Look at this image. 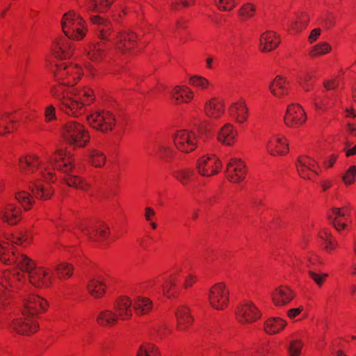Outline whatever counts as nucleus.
Listing matches in <instances>:
<instances>
[{
	"mask_svg": "<svg viewBox=\"0 0 356 356\" xmlns=\"http://www.w3.org/2000/svg\"><path fill=\"white\" fill-rule=\"evenodd\" d=\"M19 168L22 179L37 198L48 200L53 195L50 184L56 179V170L67 176L65 181L69 186L83 191H87L90 186L74 175V159L66 149H58L51 155L41 157L34 154L22 156Z\"/></svg>",
	"mask_w": 356,
	"mask_h": 356,
	"instance_id": "obj_1",
	"label": "nucleus"
},
{
	"mask_svg": "<svg viewBox=\"0 0 356 356\" xmlns=\"http://www.w3.org/2000/svg\"><path fill=\"white\" fill-rule=\"evenodd\" d=\"M54 74L58 84L50 88V94L58 102L60 111L65 114L78 117L85 111L95 99L93 90L88 87L67 88L74 86L83 74V70L78 65H67L59 62L55 65Z\"/></svg>",
	"mask_w": 356,
	"mask_h": 356,
	"instance_id": "obj_2",
	"label": "nucleus"
},
{
	"mask_svg": "<svg viewBox=\"0 0 356 356\" xmlns=\"http://www.w3.org/2000/svg\"><path fill=\"white\" fill-rule=\"evenodd\" d=\"M92 24H97L96 32L99 42L91 43L86 49L88 58L95 63H105L114 58L118 50L126 53L136 44L137 35L131 32L122 31L115 32L111 22L98 15L91 16Z\"/></svg>",
	"mask_w": 356,
	"mask_h": 356,
	"instance_id": "obj_3",
	"label": "nucleus"
},
{
	"mask_svg": "<svg viewBox=\"0 0 356 356\" xmlns=\"http://www.w3.org/2000/svg\"><path fill=\"white\" fill-rule=\"evenodd\" d=\"M82 234L90 240L94 241L106 242L109 229L104 223L99 225H91L88 221L79 222L75 227H69L64 232L63 238L71 240V238H79V235Z\"/></svg>",
	"mask_w": 356,
	"mask_h": 356,
	"instance_id": "obj_4",
	"label": "nucleus"
},
{
	"mask_svg": "<svg viewBox=\"0 0 356 356\" xmlns=\"http://www.w3.org/2000/svg\"><path fill=\"white\" fill-rule=\"evenodd\" d=\"M61 26L65 35L74 40L83 39L88 31L84 19L74 10L63 15Z\"/></svg>",
	"mask_w": 356,
	"mask_h": 356,
	"instance_id": "obj_5",
	"label": "nucleus"
},
{
	"mask_svg": "<svg viewBox=\"0 0 356 356\" xmlns=\"http://www.w3.org/2000/svg\"><path fill=\"white\" fill-rule=\"evenodd\" d=\"M284 264L294 270H302L305 268H308L309 270L310 268L317 270L324 264V261L322 257L314 252L305 256L300 250H297L287 256Z\"/></svg>",
	"mask_w": 356,
	"mask_h": 356,
	"instance_id": "obj_6",
	"label": "nucleus"
},
{
	"mask_svg": "<svg viewBox=\"0 0 356 356\" xmlns=\"http://www.w3.org/2000/svg\"><path fill=\"white\" fill-rule=\"evenodd\" d=\"M62 135L69 145L76 147H83L90 141V136L85 127L74 121H70L64 125Z\"/></svg>",
	"mask_w": 356,
	"mask_h": 356,
	"instance_id": "obj_7",
	"label": "nucleus"
},
{
	"mask_svg": "<svg viewBox=\"0 0 356 356\" xmlns=\"http://www.w3.org/2000/svg\"><path fill=\"white\" fill-rule=\"evenodd\" d=\"M181 270L177 268L164 276L157 277L149 282L151 287L156 289H162L163 294L167 297H171L177 291V283L179 280Z\"/></svg>",
	"mask_w": 356,
	"mask_h": 356,
	"instance_id": "obj_8",
	"label": "nucleus"
},
{
	"mask_svg": "<svg viewBox=\"0 0 356 356\" xmlns=\"http://www.w3.org/2000/svg\"><path fill=\"white\" fill-rule=\"evenodd\" d=\"M173 143L177 150L184 153H190L196 149L200 143V139L195 131L188 129H180L175 133Z\"/></svg>",
	"mask_w": 356,
	"mask_h": 356,
	"instance_id": "obj_9",
	"label": "nucleus"
},
{
	"mask_svg": "<svg viewBox=\"0 0 356 356\" xmlns=\"http://www.w3.org/2000/svg\"><path fill=\"white\" fill-rule=\"evenodd\" d=\"M88 124L102 132L112 131L115 126V115L108 111H96L87 115Z\"/></svg>",
	"mask_w": 356,
	"mask_h": 356,
	"instance_id": "obj_10",
	"label": "nucleus"
},
{
	"mask_svg": "<svg viewBox=\"0 0 356 356\" xmlns=\"http://www.w3.org/2000/svg\"><path fill=\"white\" fill-rule=\"evenodd\" d=\"M210 306L216 310H224L229 302V291L223 282L213 285L208 294Z\"/></svg>",
	"mask_w": 356,
	"mask_h": 356,
	"instance_id": "obj_11",
	"label": "nucleus"
},
{
	"mask_svg": "<svg viewBox=\"0 0 356 356\" xmlns=\"http://www.w3.org/2000/svg\"><path fill=\"white\" fill-rule=\"evenodd\" d=\"M307 116L305 111L299 104H289L284 118V124L290 128H299L304 125Z\"/></svg>",
	"mask_w": 356,
	"mask_h": 356,
	"instance_id": "obj_12",
	"label": "nucleus"
},
{
	"mask_svg": "<svg viewBox=\"0 0 356 356\" xmlns=\"http://www.w3.org/2000/svg\"><path fill=\"white\" fill-rule=\"evenodd\" d=\"M22 315V317L13 321L10 325L11 329L22 335H30L36 332L39 327L36 318L28 314L25 315L24 312Z\"/></svg>",
	"mask_w": 356,
	"mask_h": 356,
	"instance_id": "obj_13",
	"label": "nucleus"
},
{
	"mask_svg": "<svg viewBox=\"0 0 356 356\" xmlns=\"http://www.w3.org/2000/svg\"><path fill=\"white\" fill-rule=\"evenodd\" d=\"M222 163L215 155H204L201 156L197 162L198 172L204 177H210L218 173L221 169Z\"/></svg>",
	"mask_w": 356,
	"mask_h": 356,
	"instance_id": "obj_14",
	"label": "nucleus"
},
{
	"mask_svg": "<svg viewBox=\"0 0 356 356\" xmlns=\"http://www.w3.org/2000/svg\"><path fill=\"white\" fill-rule=\"evenodd\" d=\"M296 168L302 178L312 179L318 175L319 165L312 157L302 155L296 161Z\"/></svg>",
	"mask_w": 356,
	"mask_h": 356,
	"instance_id": "obj_15",
	"label": "nucleus"
},
{
	"mask_svg": "<svg viewBox=\"0 0 356 356\" xmlns=\"http://www.w3.org/2000/svg\"><path fill=\"white\" fill-rule=\"evenodd\" d=\"M236 316L241 323H250L258 320L261 312L252 302H244L237 307Z\"/></svg>",
	"mask_w": 356,
	"mask_h": 356,
	"instance_id": "obj_16",
	"label": "nucleus"
},
{
	"mask_svg": "<svg viewBox=\"0 0 356 356\" xmlns=\"http://www.w3.org/2000/svg\"><path fill=\"white\" fill-rule=\"evenodd\" d=\"M226 175L227 179L233 183L243 181L246 175L244 162L241 159H230L227 165Z\"/></svg>",
	"mask_w": 356,
	"mask_h": 356,
	"instance_id": "obj_17",
	"label": "nucleus"
},
{
	"mask_svg": "<svg viewBox=\"0 0 356 356\" xmlns=\"http://www.w3.org/2000/svg\"><path fill=\"white\" fill-rule=\"evenodd\" d=\"M327 216L334 228L339 232L345 229L351 222L348 207L333 208Z\"/></svg>",
	"mask_w": 356,
	"mask_h": 356,
	"instance_id": "obj_18",
	"label": "nucleus"
},
{
	"mask_svg": "<svg viewBox=\"0 0 356 356\" xmlns=\"http://www.w3.org/2000/svg\"><path fill=\"white\" fill-rule=\"evenodd\" d=\"M70 40L71 38L65 35L57 38L54 41L52 51L56 58L66 59L72 55L74 48Z\"/></svg>",
	"mask_w": 356,
	"mask_h": 356,
	"instance_id": "obj_19",
	"label": "nucleus"
},
{
	"mask_svg": "<svg viewBox=\"0 0 356 356\" xmlns=\"http://www.w3.org/2000/svg\"><path fill=\"white\" fill-rule=\"evenodd\" d=\"M266 150L272 156L286 154L289 151V145L284 136L273 134L267 142Z\"/></svg>",
	"mask_w": 356,
	"mask_h": 356,
	"instance_id": "obj_20",
	"label": "nucleus"
},
{
	"mask_svg": "<svg viewBox=\"0 0 356 356\" xmlns=\"http://www.w3.org/2000/svg\"><path fill=\"white\" fill-rule=\"evenodd\" d=\"M238 132L232 123H225L217 132L216 138L219 143L227 146H232L236 141Z\"/></svg>",
	"mask_w": 356,
	"mask_h": 356,
	"instance_id": "obj_21",
	"label": "nucleus"
},
{
	"mask_svg": "<svg viewBox=\"0 0 356 356\" xmlns=\"http://www.w3.org/2000/svg\"><path fill=\"white\" fill-rule=\"evenodd\" d=\"M312 100L317 110L326 111L337 106L339 92H326L323 95H314Z\"/></svg>",
	"mask_w": 356,
	"mask_h": 356,
	"instance_id": "obj_22",
	"label": "nucleus"
},
{
	"mask_svg": "<svg viewBox=\"0 0 356 356\" xmlns=\"http://www.w3.org/2000/svg\"><path fill=\"white\" fill-rule=\"evenodd\" d=\"M78 7L83 11L104 13L110 8L113 0H75Z\"/></svg>",
	"mask_w": 356,
	"mask_h": 356,
	"instance_id": "obj_23",
	"label": "nucleus"
},
{
	"mask_svg": "<svg viewBox=\"0 0 356 356\" xmlns=\"http://www.w3.org/2000/svg\"><path fill=\"white\" fill-rule=\"evenodd\" d=\"M114 308L119 319L126 321L132 317L133 302L129 297H119L114 302Z\"/></svg>",
	"mask_w": 356,
	"mask_h": 356,
	"instance_id": "obj_24",
	"label": "nucleus"
},
{
	"mask_svg": "<svg viewBox=\"0 0 356 356\" xmlns=\"http://www.w3.org/2000/svg\"><path fill=\"white\" fill-rule=\"evenodd\" d=\"M170 96L176 104H188L195 99V92L187 86L179 85L172 88Z\"/></svg>",
	"mask_w": 356,
	"mask_h": 356,
	"instance_id": "obj_25",
	"label": "nucleus"
},
{
	"mask_svg": "<svg viewBox=\"0 0 356 356\" xmlns=\"http://www.w3.org/2000/svg\"><path fill=\"white\" fill-rule=\"evenodd\" d=\"M269 90L276 97L283 98L290 91V83L284 76L277 75L269 84Z\"/></svg>",
	"mask_w": 356,
	"mask_h": 356,
	"instance_id": "obj_26",
	"label": "nucleus"
},
{
	"mask_svg": "<svg viewBox=\"0 0 356 356\" xmlns=\"http://www.w3.org/2000/svg\"><path fill=\"white\" fill-rule=\"evenodd\" d=\"M224 102L218 97H212L206 102L204 113L210 118L218 119L225 113Z\"/></svg>",
	"mask_w": 356,
	"mask_h": 356,
	"instance_id": "obj_27",
	"label": "nucleus"
},
{
	"mask_svg": "<svg viewBox=\"0 0 356 356\" xmlns=\"http://www.w3.org/2000/svg\"><path fill=\"white\" fill-rule=\"evenodd\" d=\"M177 329L179 331H186L193 324V318L190 309L185 305H179L175 312Z\"/></svg>",
	"mask_w": 356,
	"mask_h": 356,
	"instance_id": "obj_28",
	"label": "nucleus"
},
{
	"mask_svg": "<svg viewBox=\"0 0 356 356\" xmlns=\"http://www.w3.org/2000/svg\"><path fill=\"white\" fill-rule=\"evenodd\" d=\"M230 118L238 124L244 123L248 116V108L243 101L232 103L228 108Z\"/></svg>",
	"mask_w": 356,
	"mask_h": 356,
	"instance_id": "obj_29",
	"label": "nucleus"
},
{
	"mask_svg": "<svg viewBox=\"0 0 356 356\" xmlns=\"http://www.w3.org/2000/svg\"><path fill=\"white\" fill-rule=\"evenodd\" d=\"M2 220L9 225L17 224L22 218L20 208L16 207L13 202H8L1 211Z\"/></svg>",
	"mask_w": 356,
	"mask_h": 356,
	"instance_id": "obj_30",
	"label": "nucleus"
},
{
	"mask_svg": "<svg viewBox=\"0 0 356 356\" xmlns=\"http://www.w3.org/2000/svg\"><path fill=\"white\" fill-rule=\"evenodd\" d=\"M309 16L306 13H298L287 22V28L291 33H299L307 26Z\"/></svg>",
	"mask_w": 356,
	"mask_h": 356,
	"instance_id": "obj_31",
	"label": "nucleus"
},
{
	"mask_svg": "<svg viewBox=\"0 0 356 356\" xmlns=\"http://www.w3.org/2000/svg\"><path fill=\"white\" fill-rule=\"evenodd\" d=\"M280 42V38L276 33L267 31L261 35L260 49L262 51H270L277 48Z\"/></svg>",
	"mask_w": 356,
	"mask_h": 356,
	"instance_id": "obj_32",
	"label": "nucleus"
},
{
	"mask_svg": "<svg viewBox=\"0 0 356 356\" xmlns=\"http://www.w3.org/2000/svg\"><path fill=\"white\" fill-rule=\"evenodd\" d=\"M294 297L293 291L286 286L277 288L272 294L273 303L277 306H283L290 302Z\"/></svg>",
	"mask_w": 356,
	"mask_h": 356,
	"instance_id": "obj_33",
	"label": "nucleus"
},
{
	"mask_svg": "<svg viewBox=\"0 0 356 356\" xmlns=\"http://www.w3.org/2000/svg\"><path fill=\"white\" fill-rule=\"evenodd\" d=\"M133 308L137 315H145L149 313L153 307V302L147 297L137 296L134 298Z\"/></svg>",
	"mask_w": 356,
	"mask_h": 356,
	"instance_id": "obj_34",
	"label": "nucleus"
},
{
	"mask_svg": "<svg viewBox=\"0 0 356 356\" xmlns=\"http://www.w3.org/2000/svg\"><path fill=\"white\" fill-rule=\"evenodd\" d=\"M89 293L95 298H101L106 291V284L102 277H95L90 280L88 284Z\"/></svg>",
	"mask_w": 356,
	"mask_h": 356,
	"instance_id": "obj_35",
	"label": "nucleus"
},
{
	"mask_svg": "<svg viewBox=\"0 0 356 356\" xmlns=\"http://www.w3.org/2000/svg\"><path fill=\"white\" fill-rule=\"evenodd\" d=\"M315 71L309 69L300 72L298 76V83L300 87L305 92L310 91L314 86Z\"/></svg>",
	"mask_w": 356,
	"mask_h": 356,
	"instance_id": "obj_36",
	"label": "nucleus"
},
{
	"mask_svg": "<svg viewBox=\"0 0 356 356\" xmlns=\"http://www.w3.org/2000/svg\"><path fill=\"white\" fill-rule=\"evenodd\" d=\"M188 82L199 92H209L213 88L212 83L202 76L193 75L190 77Z\"/></svg>",
	"mask_w": 356,
	"mask_h": 356,
	"instance_id": "obj_37",
	"label": "nucleus"
},
{
	"mask_svg": "<svg viewBox=\"0 0 356 356\" xmlns=\"http://www.w3.org/2000/svg\"><path fill=\"white\" fill-rule=\"evenodd\" d=\"M318 236L323 242L325 250L331 254L338 247V243L334 237L332 235L330 231L327 228H324L318 233Z\"/></svg>",
	"mask_w": 356,
	"mask_h": 356,
	"instance_id": "obj_38",
	"label": "nucleus"
},
{
	"mask_svg": "<svg viewBox=\"0 0 356 356\" xmlns=\"http://www.w3.org/2000/svg\"><path fill=\"white\" fill-rule=\"evenodd\" d=\"M155 154L161 159L168 161L177 154V151L164 142H160L154 147Z\"/></svg>",
	"mask_w": 356,
	"mask_h": 356,
	"instance_id": "obj_39",
	"label": "nucleus"
},
{
	"mask_svg": "<svg viewBox=\"0 0 356 356\" xmlns=\"http://www.w3.org/2000/svg\"><path fill=\"white\" fill-rule=\"evenodd\" d=\"M286 325V321L281 318H270L267 319L264 323V330L270 334H275L281 332Z\"/></svg>",
	"mask_w": 356,
	"mask_h": 356,
	"instance_id": "obj_40",
	"label": "nucleus"
},
{
	"mask_svg": "<svg viewBox=\"0 0 356 356\" xmlns=\"http://www.w3.org/2000/svg\"><path fill=\"white\" fill-rule=\"evenodd\" d=\"M118 319L116 313L111 309H105L99 312L97 321L102 326H112L118 323Z\"/></svg>",
	"mask_w": 356,
	"mask_h": 356,
	"instance_id": "obj_41",
	"label": "nucleus"
},
{
	"mask_svg": "<svg viewBox=\"0 0 356 356\" xmlns=\"http://www.w3.org/2000/svg\"><path fill=\"white\" fill-rule=\"evenodd\" d=\"M17 127L15 117L4 113L0 116V134L13 131Z\"/></svg>",
	"mask_w": 356,
	"mask_h": 356,
	"instance_id": "obj_42",
	"label": "nucleus"
},
{
	"mask_svg": "<svg viewBox=\"0 0 356 356\" xmlns=\"http://www.w3.org/2000/svg\"><path fill=\"white\" fill-rule=\"evenodd\" d=\"M172 175L184 186H186L190 184L194 175V170L190 168H180L175 170Z\"/></svg>",
	"mask_w": 356,
	"mask_h": 356,
	"instance_id": "obj_43",
	"label": "nucleus"
},
{
	"mask_svg": "<svg viewBox=\"0 0 356 356\" xmlns=\"http://www.w3.org/2000/svg\"><path fill=\"white\" fill-rule=\"evenodd\" d=\"M332 51V46L327 42H321L312 45L308 49V55L311 58H317L327 54Z\"/></svg>",
	"mask_w": 356,
	"mask_h": 356,
	"instance_id": "obj_44",
	"label": "nucleus"
},
{
	"mask_svg": "<svg viewBox=\"0 0 356 356\" xmlns=\"http://www.w3.org/2000/svg\"><path fill=\"white\" fill-rule=\"evenodd\" d=\"M104 154L97 149H92L89 152V163L95 168H101L106 163Z\"/></svg>",
	"mask_w": 356,
	"mask_h": 356,
	"instance_id": "obj_45",
	"label": "nucleus"
},
{
	"mask_svg": "<svg viewBox=\"0 0 356 356\" xmlns=\"http://www.w3.org/2000/svg\"><path fill=\"white\" fill-rule=\"evenodd\" d=\"M136 356H160V353L153 343L145 342L140 345Z\"/></svg>",
	"mask_w": 356,
	"mask_h": 356,
	"instance_id": "obj_46",
	"label": "nucleus"
},
{
	"mask_svg": "<svg viewBox=\"0 0 356 356\" xmlns=\"http://www.w3.org/2000/svg\"><path fill=\"white\" fill-rule=\"evenodd\" d=\"M15 200H17L25 210L31 208L34 200L31 194L26 191H20L15 195Z\"/></svg>",
	"mask_w": 356,
	"mask_h": 356,
	"instance_id": "obj_47",
	"label": "nucleus"
},
{
	"mask_svg": "<svg viewBox=\"0 0 356 356\" xmlns=\"http://www.w3.org/2000/svg\"><path fill=\"white\" fill-rule=\"evenodd\" d=\"M308 275L318 288H321L323 286L328 277L327 273L318 272L317 270L313 268H310L308 270Z\"/></svg>",
	"mask_w": 356,
	"mask_h": 356,
	"instance_id": "obj_48",
	"label": "nucleus"
},
{
	"mask_svg": "<svg viewBox=\"0 0 356 356\" xmlns=\"http://www.w3.org/2000/svg\"><path fill=\"white\" fill-rule=\"evenodd\" d=\"M73 270V266L66 262H62L55 267V270L60 279H68L72 275Z\"/></svg>",
	"mask_w": 356,
	"mask_h": 356,
	"instance_id": "obj_49",
	"label": "nucleus"
},
{
	"mask_svg": "<svg viewBox=\"0 0 356 356\" xmlns=\"http://www.w3.org/2000/svg\"><path fill=\"white\" fill-rule=\"evenodd\" d=\"M303 343L301 339H292L287 347L288 356H300L302 353Z\"/></svg>",
	"mask_w": 356,
	"mask_h": 356,
	"instance_id": "obj_50",
	"label": "nucleus"
},
{
	"mask_svg": "<svg viewBox=\"0 0 356 356\" xmlns=\"http://www.w3.org/2000/svg\"><path fill=\"white\" fill-rule=\"evenodd\" d=\"M238 0H213L220 10L230 11L236 6Z\"/></svg>",
	"mask_w": 356,
	"mask_h": 356,
	"instance_id": "obj_51",
	"label": "nucleus"
},
{
	"mask_svg": "<svg viewBox=\"0 0 356 356\" xmlns=\"http://www.w3.org/2000/svg\"><path fill=\"white\" fill-rule=\"evenodd\" d=\"M44 122L47 123L55 122L57 120L56 108L52 104H49L44 108Z\"/></svg>",
	"mask_w": 356,
	"mask_h": 356,
	"instance_id": "obj_52",
	"label": "nucleus"
},
{
	"mask_svg": "<svg viewBox=\"0 0 356 356\" xmlns=\"http://www.w3.org/2000/svg\"><path fill=\"white\" fill-rule=\"evenodd\" d=\"M356 176V166L351 165L342 176V180L345 185H351L355 182V177Z\"/></svg>",
	"mask_w": 356,
	"mask_h": 356,
	"instance_id": "obj_53",
	"label": "nucleus"
},
{
	"mask_svg": "<svg viewBox=\"0 0 356 356\" xmlns=\"http://www.w3.org/2000/svg\"><path fill=\"white\" fill-rule=\"evenodd\" d=\"M255 10V6L252 3H248L244 4L240 9V15L246 18L252 17L254 16Z\"/></svg>",
	"mask_w": 356,
	"mask_h": 356,
	"instance_id": "obj_54",
	"label": "nucleus"
},
{
	"mask_svg": "<svg viewBox=\"0 0 356 356\" xmlns=\"http://www.w3.org/2000/svg\"><path fill=\"white\" fill-rule=\"evenodd\" d=\"M195 0H173L171 2V9L178 10L183 8H186L195 3Z\"/></svg>",
	"mask_w": 356,
	"mask_h": 356,
	"instance_id": "obj_55",
	"label": "nucleus"
},
{
	"mask_svg": "<svg viewBox=\"0 0 356 356\" xmlns=\"http://www.w3.org/2000/svg\"><path fill=\"white\" fill-rule=\"evenodd\" d=\"M338 82L336 80H326L323 82V87L326 92H338L336 89Z\"/></svg>",
	"mask_w": 356,
	"mask_h": 356,
	"instance_id": "obj_56",
	"label": "nucleus"
},
{
	"mask_svg": "<svg viewBox=\"0 0 356 356\" xmlns=\"http://www.w3.org/2000/svg\"><path fill=\"white\" fill-rule=\"evenodd\" d=\"M322 30L320 28H315L312 29L308 36L307 41L310 44L316 42L321 36Z\"/></svg>",
	"mask_w": 356,
	"mask_h": 356,
	"instance_id": "obj_57",
	"label": "nucleus"
},
{
	"mask_svg": "<svg viewBox=\"0 0 356 356\" xmlns=\"http://www.w3.org/2000/svg\"><path fill=\"white\" fill-rule=\"evenodd\" d=\"M322 21L325 22V25L327 28L332 26L334 24V17L332 13H327L322 15Z\"/></svg>",
	"mask_w": 356,
	"mask_h": 356,
	"instance_id": "obj_58",
	"label": "nucleus"
},
{
	"mask_svg": "<svg viewBox=\"0 0 356 356\" xmlns=\"http://www.w3.org/2000/svg\"><path fill=\"white\" fill-rule=\"evenodd\" d=\"M257 352L261 356H268L271 353V348L268 343H262Z\"/></svg>",
	"mask_w": 356,
	"mask_h": 356,
	"instance_id": "obj_59",
	"label": "nucleus"
},
{
	"mask_svg": "<svg viewBox=\"0 0 356 356\" xmlns=\"http://www.w3.org/2000/svg\"><path fill=\"white\" fill-rule=\"evenodd\" d=\"M196 281H197V277L195 275L191 274V273L187 275L185 277L184 282V286L185 289H188V288L192 286L193 285V284L195 283Z\"/></svg>",
	"mask_w": 356,
	"mask_h": 356,
	"instance_id": "obj_60",
	"label": "nucleus"
},
{
	"mask_svg": "<svg viewBox=\"0 0 356 356\" xmlns=\"http://www.w3.org/2000/svg\"><path fill=\"white\" fill-rule=\"evenodd\" d=\"M338 156L337 154H332L326 157L324 161V165L325 168H330L335 163Z\"/></svg>",
	"mask_w": 356,
	"mask_h": 356,
	"instance_id": "obj_61",
	"label": "nucleus"
},
{
	"mask_svg": "<svg viewBox=\"0 0 356 356\" xmlns=\"http://www.w3.org/2000/svg\"><path fill=\"white\" fill-rule=\"evenodd\" d=\"M303 311V307L300 306L297 308L290 309L287 312V316L290 319H294Z\"/></svg>",
	"mask_w": 356,
	"mask_h": 356,
	"instance_id": "obj_62",
	"label": "nucleus"
},
{
	"mask_svg": "<svg viewBox=\"0 0 356 356\" xmlns=\"http://www.w3.org/2000/svg\"><path fill=\"white\" fill-rule=\"evenodd\" d=\"M156 212L155 210L152 207H146L145 209L144 216L147 222L154 220Z\"/></svg>",
	"mask_w": 356,
	"mask_h": 356,
	"instance_id": "obj_63",
	"label": "nucleus"
},
{
	"mask_svg": "<svg viewBox=\"0 0 356 356\" xmlns=\"http://www.w3.org/2000/svg\"><path fill=\"white\" fill-rule=\"evenodd\" d=\"M52 224L54 228L56 229L57 234L60 233L61 231L64 230V227L63 225L62 220H52Z\"/></svg>",
	"mask_w": 356,
	"mask_h": 356,
	"instance_id": "obj_64",
	"label": "nucleus"
}]
</instances>
